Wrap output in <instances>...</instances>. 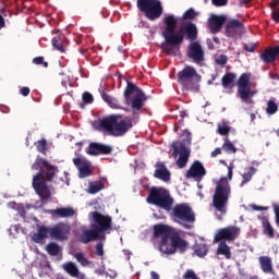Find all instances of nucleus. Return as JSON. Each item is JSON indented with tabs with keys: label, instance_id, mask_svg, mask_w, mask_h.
I'll list each match as a JSON object with an SVG mask.
<instances>
[{
	"label": "nucleus",
	"instance_id": "21",
	"mask_svg": "<svg viewBox=\"0 0 279 279\" xmlns=\"http://www.w3.org/2000/svg\"><path fill=\"white\" fill-rule=\"evenodd\" d=\"M279 56V46L266 48L259 58L265 64H274Z\"/></svg>",
	"mask_w": 279,
	"mask_h": 279
},
{
	"label": "nucleus",
	"instance_id": "16",
	"mask_svg": "<svg viewBox=\"0 0 279 279\" xmlns=\"http://www.w3.org/2000/svg\"><path fill=\"white\" fill-rule=\"evenodd\" d=\"M186 56L190 58V60H193L195 64H202V62H204L205 56L202 44H199V41H192L187 47Z\"/></svg>",
	"mask_w": 279,
	"mask_h": 279
},
{
	"label": "nucleus",
	"instance_id": "19",
	"mask_svg": "<svg viewBox=\"0 0 279 279\" xmlns=\"http://www.w3.org/2000/svg\"><path fill=\"white\" fill-rule=\"evenodd\" d=\"M87 154L89 156H108V154H112V146L101 143H90Z\"/></svg>",
	"mask_w": 279,
	"mask_h": 279
},
{
	"label": "nucleus",
	"instance_id": "6",
	"mask_svg": "<svg viewBox=\"0 0 279 279\" xmlns=\"http://www.w3.org/2000/svg\"><path fill=\"white\" fill-rule=\"evenodd\" d=\"M177 82L184 88V90L199 93V82H202V75L197 73L195 68L186 65L183 70L178 72Z\"/></svg>",
	"mask_w": 279,
	"mask_h": 279
},
{
	"label": "nucleus",
	"instance_id": "42",
	"mask_svg": "<svg viewBox=\"0 0 279 279\" xmlns=\"http://www.w3.org/2000/svg\"><path fill=\"white\" fill-rule=\"evenodd\" d=\"M218 134H220V136H228L230 134V126L228 124H219Z\"/></svg>",
	"mask_w": 279,
	"mask_h": 279
},
{
	"label": "nucleus",
	"instance_id": "18",
	"mask_svg": "<svg viewBox=\"0 0 279 279\" xmlns=\"http://www.w3.org/2000/svg\"><path fill=\"white\" fill-rule=\"evenodd\" d=\"M226 21H228V16L226 15H217L213 14L208 19V28L211 34H219L221 32L223 25L226 24Z\"/></svg>",
	"mask_w": 279,
	"mask_h": 279
},
{
	"label": "nucleus",
	"instance_id": "27",
	"mask_svg": "<svg viewBox=\"0 0 279 279\" xmlns=\"http://www.w3.org/2000/svg\"><path fill=\"white\" fill-rule=\"evenodd\" d=\"M262 227H263V233L266 234L269 239H274L275 233H274V227L271 226V222H269V219L262 217Z\"/></svg>",
	"mask_w": 279,
	"mask_h": 279
},
{
	"label": "nucleus",
	"instance_id": "23",
	"mask_svg": "<svg viewBox=\"0 0 279 279\" xmlns=\"http://www.w3.org/2000/svg\"><path fill=\"white\" fill-rule=\"evenodd\" d=\"M53 217H59L60 219H69L71 217H75L77 211L73 207H59L51 211Z\"/></svg>",
	"mask_w": 279,
	"mask_h": 279
},
{
	"label": "nucleus",
	"instance_id": "37",
	"mask_svg": "<svg viewBox=\"0 0 279 279\" xmlns=\"http://www.w3.org/2000/svg\"><path fill=\"white\" fill-rule=\"evenodd\" d=\"M266 112L267 114H276V112H278V105L276 104V100H268Z\"/></svg>",
	"mask_w": 279,
	"mask_h": 279
},
{
	"label": "nucleus",
	"instance_id": "60",
	"mask_svg": "<svg viewBox=\"0 0 279 279\" xmlns=\"http://www.w3.org/2000/svg\"><path fill=\"white\" fill-rule=\"evenodd\" d=\"M151 279H160V276L156 271L150 272Z\"/></svg>",
	"mask_w": 279,
	"mask_h": 279
},
{
	"label": "nucleus",
	"instance_id": "4",
	"mask_svg": "<svg viewBox=\"0 0 279 279\" xmlns=\"http://www.w3.org/2000/svg\"><path fill=\"white\" fill-rule=\"evenodd\" d=\"M123 119L121 114H110L92 123L94 130L106 132L109 136H125L132 130V120Z\"/></svg>",
	"mask_w": 279,
	"mask_h": 279
},
{
	"label": "nucleus",
	"instance_id": "51",
	"mask_svg": "<svg viewBox=\"0 0 279 279\" xmlns=\"http://www.w3.org/2000/svg\"><path fill=\"white\" fill-rule=\"evenodd\" d=\"M172 149H173V153H172V156L173 158H178V155L180 156V146H178V143H172Z\"/></svg>",
	"mask_w": 279,
	"mask_h": 279
},
{
	"label": "nucleus",
	"instance_id": "8",
	"mask_svg": "<svg viewBox=\"0 0 279 279\" xmlns=\"http://www.w3.org/2000/svg\"><path fill=\"white\" fill-rule=\"evenodd\" d=\"M123 97L125 105L130 106L132 110H142L143 106H145V101H147V95H145V92L130 81L126 82Z\"/></svg>",
	"mask_w": 279,
	"mask_h": 279
},
{
	"label": "nucleus",
	"instance_id": "3",
	"mask_svg": "<svg viewBox=\"0 0 279 279\" xmlns=\"http://www.w3.org/2000/svg\"><path fill=\"white\" fill-rule=\"evenodd\" d=\"M154 233L153 236L154 239H160L159 242V252L161 254H167L168 256H171L172 254H175V252H186L189 248V242L186 240L182 239L180 236V233L173 230L168 225H155L153 227Z\"/></svg>",
	"mask_w": 279,
	"mask_h": 279
},
{
	"label": "nucleus",
	"instance_id": "11",
	"mask_svg": "<svg viewBox=\"0 0 279 279\" xmlns=\"http://www.w3.org/2000/svg\"><path fill=\"white\" fill-rule=\"evenodd\" d=\"M137 8L148 21H156L162 16V3L160 0H137Z\"/></svg>",
	"mask_w": 279,
	"mask_h": 279
},
{
	"label": "nucleus",
	"instance_id": "34",
	"mask_svg": "<svg viewBox=\"0 0 279 279\" xmlns=\"http://www.w3.org/2000/svg\"><path fill=\"white\" fill-rule=\"evenodd\" d=\"M194 252H195L196 256H198L199 258H204V256H206V254H208V245H206L204 243L195 244Z\"/></svg>",
	"mask_w": 279,
	"mask_h": 279
},
{
	"label": "nucleus",
	"instance_id": "2",
	"mask_svg": "<svg viewBox=\"0 0 279 279\" xmlns=\"http://www.w3.org/2000/svg\"><path fill=\"white\" fill-rule=\"evenodd\" d=\"M33 171H39L33 177L32 186L41 199H49L51 197V189L47 185V182H53L56 173H58V167L49 163L47 159L37 157L32 166Z\"/></svg>",
	"mask_w": 279,
	"mask_h": 279
},
{
	"label": "nucleus",
	"instance_id": "58",
	"mask_svg": "<svg viewBox=\"0 0 279 279\" xmlns=\"http://www.w3.org/2000/svg\"><path fill=\"white\" fill-rule=\"evenodd\" d=\"M269 77H270V80H279V75H278V73H274V72H269Z\"/></svg>",
	"mask_w": 279,
	"mask_h": 279
},
{
	"label": "nucleus",
	"instance_id": "14",
	"mask_svg": "<svg viewBox=\"0 0 279 279\" xmlns=\"http://www.w3.org/2000/svg\"><path fill=\"white\" fill-rule=\"evenodd\" d=\"M239 234H241V228L236 226H229L218 230L214 238V243H221V242H232L235 239H239Z\"/></svg>",
	"mask_w": 279,
	"mask_h": 279
},
{
	"label": "nucleus",
	"instance_id": "49",
	"mask_svg": "<svg viewBox=\"0 0 279 279\" xmlns=\"http://www.w3.org/2000/svg\"><path fill=\"white\" fill-rule=\"evenodd\" d=\"M211 3L216 8H223L225 5H228V0H211Z\"/></svg>",
	"mask_w": 279,
	"mask_h": 279
},
{
	"label": "nucleus",
	"instance_id": "53",
	"mask_svg": "<svg viewBox=\"0 0 279 279\" xmlns=\"http://www.w3.org/2000/svg\"><path fill=\"white\" fill-rule=\"evenodd\" d=\"M228 169V179L232 180V175H233V169H234V161H232L229 166H227Z\"/></svg>",
	"mask_w": 279,
	"mask_h": 279
},
{
	"label": "nucleus",
	"instance_id": "13",
	"mask_svg": "<svg viewBox=\"0 0 279 279\" xmlns=\"http://www.w3.org/2000/svg\"><path fill=\"white\" fill-rule=\"evenodd\" d=\"M172 217L178 223H193L195 222V213L187 204H177L172 209Z\"/></svg>",
	"mask_w": 279,
	"mask_h": 279
},
{
	"label": "nucleus",
	"instance_id": "45",
	"mask_svg": "<svg viewBox=\"0 0 279 279\" xmlns=\"http://www.w3.org/2000/svg\"><path fill=\"white\" fill-rule=\"evenodd\" d=\"M183 279H199V277H197V274H195V270L187 269L183 275Z\"/></svg>",
	"mask_w": 279,
	"mask_h": 279
},
{
	"label": "nucleus",
	"instance_id": "24",
	"mask_svg": "<svg viewBox=\"0 0 279 279\" xmlns=\"http://www.w3.org/2000/svg\"><path fill=\"white\" fill-rule=\"evenodd\" d=\"M190 156H191V150L186 148V144L181 143L180 155H179V159L177 160V166L179 167V169H184L186 167Z\"/></svg>",
	"mask_w": 279,
	"mask_h": 279
},
{
	"label": "nucleus",
	"instance_id": "25",
	"mask_svg": "<svg viewBox=\"0 0 279 279\" xmlns=\"http://www.w3.org/2000/svg\"><path fill=\"white\" fill-rule=\"evenodd\" d=\"M101 99L109 106V108H112L113 110H123V107H121V104H119V99L110 96L108 93L102 92Z\"/></svg>",
	"mask_w": 279,
	"mask_h": 279
},
{
	"label": "nucleus",
	"instance_id": "30",
	"mask_svg": "<svg viewBox=\"0 0 279 279\" xmlns=\"http://www.w3.org/2000/svg\"><path fill=\"white\" fill-rule=\"evenodd\" d=\"M106 189V185L101 181L90 182L88 186V193L90 195H95L99 193V191H104Z\"/></svg>",
	"mask_w": 279,
	"mask_h": 279
},
{
	"label": "nucleus",
	"instance_id": "28",
	"mask_svg": "<svg viewBox=\"0 0 279 279\" xmlns=\"http://www.w3.org/2000/svg\"><path fill=\"white\" fill-rule=\"evenodd\" d=\"M217 255L218 256H225L228 260L232 258V253L230 252V246L226 242H219L218 248H217Z\"/></svg>",
	"mask_w": 279,
	"mask_h": 279
},
{
	"label": "nucleus",
	"instance_id": "55",
	"mask_svg": "<svg viewBox=\"0 0 279 279\" xmlns=\"http://www.w3.org/2000/svg\"><path fill=\"white\" fill-rule=\"evenodd\" d=\"M211 158H217V156H221V148H215L210 154Z\"/></svg>",
	"mask_w": 279,
	"mask_h": 279
},
{
	"label": "nucleus",
	"instance_id": "44",
	"mask_svg": "<svg viewBox=\"0 0 279 279\" xmlns=\"http://www.w3.org/2000/svg\"><path fill=\"white\" fill-rule=\"evenodd\" d=\"M33 64L43 65L44 69L49 66V63L45 61V57H36L33 59Z\"/></svg>",
	"mask_w": 279,
	"mask_h": 279
},
{
	"label": "nucleus",
	"instance_id": "7",
	"mask_svg": "<svg viewBox=\"0 0 279 279\" xmlns=\"http://www.w3.org/2000/svg\"><path fill=\"white\" fill-rule=\"evenodd\" d=\"M232 190L228 180L220 179L216 184V189L213 196V206L218 213H228V202Z\"/></svg>",
	"mask_w": 279,
	"mask_h": 279
},
{
	"label": "nucleus",
	"instance_id": "47",
	"mask_svg": "<svg viewBox=\"0 0 279 279\" xmlns=\"http://www.w3.org/2000/svg\"><path fill=\"white\" fill-rule=\"evenodd\" d=\"M83 101H84V104H93V101H94L93 94L85 92L83 94Z\"/></svg>",
	"mask_w": 279,
	"mask_h": 279
},
{
	"label": "nucleus",
	"instance_id": "52",
	"mask_svg": "<svg viewBox=\"0 0 279 279\" xmlns=\"http://www.w3.org/2000/svg\"><path fill=\"white\" fill-rule=\"evenodd\" d=\"M271 19L274 22L279 23V9H274L271 12Z\"/></svg>",
	"mask_w": 279,
	"mask_h": 279
},
{
	"label": "nucleus",
	"instance_id": "36",
	"mask_svg": "<svg viewBox=\"0 0 279 279\" xmlns=\"http://www.w3.org/2000/svg\"><path fill=\"white\" fill-rule=\"evenodd\" d=\"M223 151L227 154H236V146L230 142V140L226 138L225 143L222 144Z\"/></svg>",
	"mask_w": 279,
	"mask_h": 279
},
{
	"label": "nucleus",
	"instance_id": "39",
	"mask_svg": "<svg viewBox=\"0 0 279 279\" xmlns=\"http://www.w3.org/2000/svg\"><path fill=\"white\" fill-rule=\"evenodd\" d=\"M52 47H54L57 51L64 53V45H62V39L60 37L52 38Z\"/></svg>",
	"mask_w": 279,
	"mask_h": 279
},
{
	"label": "nucleus",
	"instance_id": "41",
	"mask_svg": "<svg viewBox=\"0 0 279 279\" xmlns=\"http://www.w3.org/2000/svg\"><path fill=\"white\" fill-rule=\"evenodd\" d=\"M78 171L81 178H88V175L93 173V171H90V162L80 168Z\"/></svg>",
	"mask_w": 279,
	"mask_h": 279
},
{
	"label": "nucleus",
	"instance_id": "63",
	"mask_svg": "<svg viewBox=\"0 0 279 279\" xmlns=\"http://www.w3.org/2000/svg\"><path fill=\"white\" fill-rule=\"evenodd\" d=\"M214 43H216L217 45H219V39H218V37H214Z\"/></svg>",
	"mask_w": 279,
	"mask_h": 279
},
{
	"label": "nucleus",
	"instance_id": "9",
	"mask_svg": "<svg viewBox=\"0 0 279 279\" xmlns=\"http://www.w3.org/2000/svg\"><path fill=\"white\" fill-rule=\"evenodd\" d=\"M146 201L147 204L162 208V210H166L167 213L173 208V197H171L168 190L162 187H151Z\"/></svg>",
	"mask_w": 279,
	"mask_h": 279
},
{
	"label": "nucleus",
	"instance_id": "50",
	"mask_svg": "<svg viewBox=\"0 0 279 279\" xmlns=\"http://www.w3.org/2000/svg\"><path fill=\"white\" fill-rule=\"evenodd\" d=\"M96 256H104V243L98 242L96 244Z\"/></svg>",
	"mask_w": 279,
	"mask_h": 279
},
{
	"label": "nucleus",
	"instance_id": "15",
	"mask_svg": "<svg viewBox=\"0 0 279 279\" xmlns=\"http://www.w3.org/2000/svg\"><path fill=\"white\" fill-rule=\"evenodd\" d=\"M225 34L228 38L236 40L245 34V24L236 19H231L226 23Z\"/></svg>",
	"mask_w": 279,
	"mask_h": 279
},
{
	"label": "nucleus",
	"instance_id": "40",
	"mask_svg": "<svg viewBox=\"0 0 279 279\" xmlns=\"http://www.w3.org/2000/svg\"><path fill=\"white\" fill-rule=\"evenodd\" d=\"M77 263H80L83 267H88L90 265V262H88L87 258H85L84 253L80 252L74 255Z\"/></svg>",
	"mask_w": 279,
	"mask_h": 279
},
{
	"label": "nucleus",
	"instance_id": "38",
	"mask_svg": "<svg viewBox=\"0 0 279 279\" xmlns=\"http://www.w3.org/2000/svg\"><path fill=\"white\" fill-rule=\"evenodd\" d=\"M196 17H197V13L195 12V9H193V8L186 10L182 16L183 21H193Z\"/></svg>",
	"mask_w": 279,
	"mask_h": 279
},
{
	"label": "nucleus",
	"instance_id": "43",
	"mask_svg": "<svg viewBox=\"0 0 279 279\" xmlns=\"http://www.w3.org/2000/svg\"><path fill=\"white\" fill-rule=\"evenodd\" d=\"M73 163L80 170L82 167L88 165L89 162L86 159L77 157L73 159Z\"/></svg>",
	"mask_w": 279,
	"mask_h": 279
},
{
	"label": "nucleus",
	"instance_id": "10",
	"mask_svg": "<svg viewBox=\"0 0 279 279\" xmlns=\"http://www.w3.org/2000/svg\"><path fill=\"white\" fill-rule=\"evenodd\" d=\"M252 75L250 73H243L240 75L236 82L238 86V97L246 104L247 106L254 104V96L256 95V90H253L250 85V80Z\"/></svg>",
	"mask_w": 279,
	"mask_h": 279
},
{
	"label": "nucleus",
	"instance_id": "57",
	"mask_svg": "<svg viewBox=\"0 0 279 279\" xmlns=\"http://www.w3.org/2000/svg\"><path fill=\"white\" fill-rule=\"evenodd\" d=\"M3 27H5V19L0 14V29H3Z\"/></svg>",
	"mask_w": 279,
	"mask_h": 279
},
{
	"label": "nucleus",
	"instance_id": "59",
	"mask_svg": "<svg viewBox=\"0 0 279 279\" xmlns=\"http://www.w3.org/2000/svg\"><path fill=\"white\" fill-rule=\"evenodd\" d=\"M253 210H267V207L253 205Z\"/></svg>",
	"mask_w": 279,
	"mask_h": 279
},
{
	"label": "nucleus",
	"instance_id": "64",
	"mask_svg": "<svg viewBox=\"0 0 279 279\" xmlns=\"http://www.w3.org/2000/svg\"><path fill=\"white\" fill-rule=\"evenodd\" d=\"M10 206H11L12 208H14V206H16V203H15V202H12V203H10Z\"/></svg>",
	"mask_w": 279,
	"mask_h": 279
},
{
	"label": "nucleus",
	"instance_id": "54",
	"mask_svg": "<svg viewBox=\"0 0 279 279\" xmlns=\"http://www.w3.org/2000/svg\"><path fill=\"white\" fill-rule=\"evenodd\" d=\"M21 95H23V97H27L31 93L29 87H22L20 90Z\"/></svg>",
	"mask_w": 279,
	"mask_h": 279
},
{
	"label": "nucleus",
	"instance_id": "5",
	"mask_svg": "<svg viewBox=\"0 0 279 279\" xmlns=\"http://www.w3.org/2000/svg\"><path fill=\"white\" fill-rule=\"evenodd\" d=\"M71 234V225L66 222H58L53 227L39 226L36 233H33L32 241L34 243H44L47 236L54 241H69Z\"/></svg>",
	"mask_w": 279,
	"mask_h": 279
},
{
	"label": "nucleus",
	"instance_id": "20",
	"mask_svg": "<svg viewBox=\"0 0 279 279\" xmlns=\"http://www.w3.org/2000/svg\"><path fill=\"white\" fill-rule=\"evenodd\" d=\"M80 241L84 245H88V243H93V241H104V238L96 231L95 228L90 227V229L83 230Z\"/></svg>",
	"mask_w": 279,
	"mask_h": 279
},
{
	"label": "nucleus",
	"instance_id": "61",
	"mask_svg": "<svg viewBox=\"0 0 279 279\" xmlns=\"http://www.w3.org/2000/svg\"><path fill=\"white\" fill-rule=\"evenodd\" d=\"M252 0H241L240 5H247Z\"/></svg>",
	"mask_w": 279,
	"mask_h": 279
},
{
	"label": "nucleus",
	"instance_id": "46",
	"mask_svg": "<svg viewBox=\"0 0 279 279\" xmlns=\"http://www.w3.org/2000/svg\"><path fill=\"white\" fill-rule=\"evenodd\" d=\"M216 63L220 66H226V64H228V56L221 54L219 58L216 59Z\"/></svg>",
	"mask_w": 279,
	"mask_h": 279
},
{
	"label": "nucleus",
	"instance_id": "62",
	"mask_svg": "<svg viewBox=\"0 0 279 279\" xmlns=\"http://www.w3.org/2000/svg\"><path fill=\"white\" fill-rule=\"evenodd\" d=\"M180 117H181V119H184V117H186V112L185 111H180Z\"/></svg>",
	"mask_w": 279,
	"mask_h": 279
},
{
	"label": "nucleus",
	"instance_id": "31",
	"mask_svg": "<svg viewBox=\"0 0 279 279\" xmlns=\"http://www.w3.org/2000/svg\"><path fill=\"white\" fill-rule=\"evenodd\" d=\"M63 269L66 271V274L72 276V278H77V276H80V269H77V266H75L73 262L64 264Z\"/></svg>",
	"mask_w": 279,
	"mask_h": 279
},
{
	"label": "nucleus",
	"instance_id": "29",
	"mask_svg": "<svg viewBox=\"0 0 279 279\" xmlns=\"http://www.w3.org/2000/svg\"><path fill=\"white\" fill-rule=\"evenodd\" d=\"M234 80H236V74L229 72L222 76L221 84L225 88H232V84H234Z\"/></svg>",
	"mask_w": 279,
	"mask_h": 279
},
{
	"label": "nucleus",
	"instance_id": "17",
	"mask_svg": "<svg viewBox=\"0 0 279 279\" xmlns=\"http://www.w3.org/2000/svg\"><path fill=\"white\" fill-rule=\"evenodd\" d=\"M206 175V168L199 160L194 161L190 169L187 170L185 178L190 180L193 178L194 180H202Z\"/></svg>",
	"mask_w": 279,
	"mask_h": 279
},
{
	"label": "nucleus",
	"instance_id": "48",
	"mask_svg": "<svg viewBox=\"0 0 279 279\" xmlns=\"http://www.w3.org/2000/svg\"><path fill=\"white\" fill-rule=\"evenodd\" d=\"M243 49L248 53H254L256 51V44H246L244 45Z\"/></svg>",
	"mask_w": 279,
	"mask_h": 279
},
{
	"label": "nucleus",
	"instance_id": "35",
	"mask_svg": "<svg viewBox=\"0 0 279 279\" xmlns=\"http://www.w3.org/2000/svg\"><path fill=\"white\" fill-rule=\"evenodd\" d=\"M35 146L39 154H44V156L47 155V140H38L37 142H35Z\"/></svg>",
	"mask_w": 279,
	"mask_h": 279
},
{
	"label": "nucleus",
	"instance_id": "56",
	"mask_svg": "<svg viewBox=\"0 0 279 279\" xmlns=\"http://www.w3.org/2000/svg\"><path fill=\"white\" fill-rule=\"evenodd\" d=\"M279 5V0H271L269 3V8H271V10H276Z\"/></svg>",
	"mask_w": 279,
	"mask_h": 279
},
{
	"label": "nucleus",
	"instance_id": "32",
	"mask_svg": "<svg viewBox=\"0 0 279 279\" xmlns=\"http://www.w3.org/2000/svg\"><path fill=\"white\" fill-rule=\"evenodd\" d=\"M255 174H256V168H254L253 166L248 167L247 172L242 174L243 180H242L240 186H245V184H247V182L252 181V178H254Z\"/></svg>",
	"mask_w": 279,
	"mask_h": 279
},
{
	"label": "nucleus",
	"instance_id": "26",
	"mask_svg": "<svg viewBox=\"0 0 279 279\" xmlns=\"http://www.w3.org/2000/svg\"><path fill=\"white\" fill-rule=\"evenodd\" d=\"M259 265L264 274H271V271H274V265L271 263V257L269 256H260Z\"/></svg>",
	"mask_w": 279,
	"mask_h": 279
},
{
	"label": "nucleus",
	"instance_id": "1",
	"mask_svg": "<svg viewBox=\"0 0 279 279\" xmlns=\"http://www.w3.org/2000/svg\"><path fill=\"white\" fill-rule=\"evenodd\" d=\"M163 24L166 27L161 33L163 38L161 49L167 56H178L180 53V47L184 43L185 36L192 43L197 40V26L193 22H189L184 27L178 29V17L169 14L163 19Z\"/></svg>",
	"mask_w": 279,
	"mask_h": 279
},
{
	"label": "nucleus",
	"instance_id": "33",
	"mask_svg": "<svg viewBox=\"0 0 279 279\" xmlns=\"http://www.w3.org/2000/svg\"><path fill=\"white\" fill-rule=\"evenodd\" d=\"M46 252L49 254V256H58V254L62 252V248L58 245V243L50 242L46 245Z\"/></svg>",
	"mask_w": 279,
	"mask_h": 279
},
{
	"label": "nucleus",
	"instance_id": "12",
	"mask_svg": "<svg viewBox=\"0 0 279 279\" xmlns=\"http://www.w3.org/2000/svg\"><path fill=\"white\" fill-rule=\"evenodd\" d=\"M89 217L93 219L90 228L96 229V231L102 236V241H105L106 232H110V230H112V217L99 211H92Z\"/></svg>",
	"mask_w": 279,
	"mask_h": 279
},
{
	"label": "nucleus",
	"instance_id": "22",
	"mask_svg": "<svg viewBox=\"0 0 279 279\" xmlns=\"http://www.w3.org/2000/svg\"><path fill=\"white\" fill-rule=\"evenodd\" d=\"M156 170L154 173V178L157 180H162V182H169L171 180V172H169V169H167V166H165V162L158 161L155 165Z\"/></svg>",
	"mask_w": 279,
	"mask_h": 279
}]
</instances>
